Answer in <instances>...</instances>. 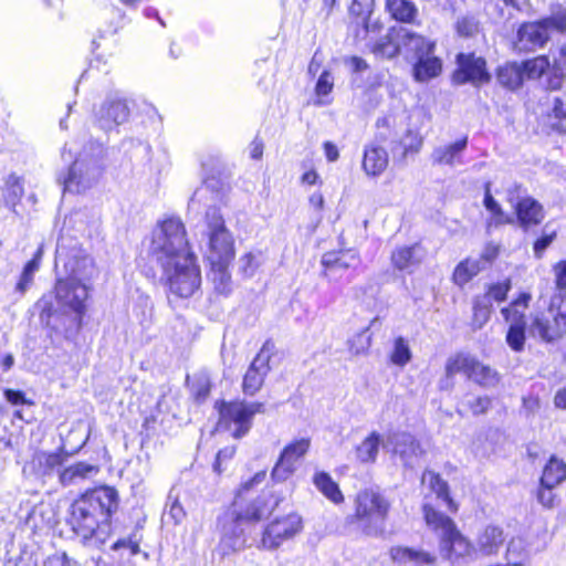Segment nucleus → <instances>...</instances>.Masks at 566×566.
<instances>
[{
  "instance_id": "7",
  "label": "nucleus",
  "mask_w": 566,
  "mask_h": 566,
  "mask_svg": "<svg viewBox=\"0 0 566 566\" xmlns=\"http://www.w3.org/2000/svg\"><path fill=\"white\" fill-rule=\"evenodd\" d=\"M160 268L163 279L176 296L190 297L200 287L201 274L193 253L163 264Z\"/></svg>"
},
{
  "instance_id": "34",
  "label": "nucleus",
  "mask_w": 566,
  "mask_h": 566,
  "mask_svg": "<svg viewBox=\"0 0 566 566\" xmlns=\"http://www.w3.org/2000/svg\"><path fill=\"white\" fill-rule=\"evenodd\" d=\"M72 285L73 286L69 295L70 300H62L55 292V296H53L54 302L56 301L57 305L61 307H67L72 311H76L77 313H84V303L88 296L87 284L72 282Z\"/></svg>"
},
{
  "instance_id": "30",
  "label": "nucleus",
  "mask_w": 566,
  "mask_h": 566,
  "mask_svg": "<svg viewBox=\"0 0 566 566\" xmlns=\"http://www.w3.org/2000/svg\"><path fill=\"white\" fill-rule=\"evenodd\" d=\"M413 77L417 82H426L438 76L442 71V62L433 53H426L413 61Z\"/></svg>"
},
{
  "instance_id": "62",
  "label": "nucleus",
  "mask_w": 566,
  "mask_h": 566,
  "mask_svg": "<svg viewBox=\"0 0 566 566\" xmlns=\"http://www.w3.org/2000/svg\"><path fill=\"white\" fill-rule=\"evenodd\" d=\"M4 397L12 405L29 403V401L25 398L24 392H22L20 390L6 389L4 390Z\"/></svg>"
},
{
  "instance_id": "63",
  "label": "nucleus",
  "mask_w": 566,
  "mask_h": 566,
  "mask_svg": "<svg viewBox=\"0 0 566 566\" xmlns=\"http://www.w3.org/2000/svg\"><path fill=\"white\" fill-rule=\"evenodd\" d=\"M484 206L485 208L491 211L494 216H501L503 213L501 206L497 203V201L492 197L490 189L486 188L485 196H484Z\"/></svg>"
},
{
  "instance_id": "14",
  "label": "nucleus",
  "mask_w": 566,
  "mask_h": 566,
  "mask_svg": "<svg viewBox=\"0 0 566 566\" xmlns=\"http://www.w3.org/2000/svg\"><path fill=\"white\" fill-rule=\"evenodd\" d=\"M302 517L295 513L275 518L262 532L259 549L275 551L285 541L293 538L302 531Z\"/></svg>"
},
{
  "instance_id": "20",
  "label": "nucleus",
  "mask_w": 566,
  "mask_h": 566,
  "mask_svg": "<svg viewBox=\"0 0 566 566\" xmlns=\"http://www.w3.org/2000/svg\"><path fill=\"white\" fill-rule=\"evenodd\" d=\"M520 303H513L510 307L502 310L505 321L510 322L506 333V343L514 352H522L525 344V326L524 315L518 313L516 306Z\"/></svg>"
},
{
  "instance_id": "29",
  "label": "nucleus",
  "mask_w": 566,
  "mask_h": 566,
  "mask_svg": "<svg viewBox=\"0 0 566 566\" xmlns=\"http://www.w3.org/2000/svg\"><path fill=\"white\" fill-rule=\"evenodd\" d=\"M398 38V28H390L388 32L370 45L371 53L377 59L391 60L400 53V41Z\"/></svg>"
},
{
  "instance_id": "64",
  "label": "nucleus",
  "mask_w": 566,
  "mask_h": 566,
  "mask_svg": "<svg viewBox=\"0 0 566 566\" xmlns=\"http://www.w3.org/2000/svg\"><path fill=\"white\" fill-rule=\"evenodd\" d=\"M554 488H547V486H541L537 499L544 506H552L554 502V494H553Z\"/></svg>"
},
{
  "instance_id": "32",
  "label": "nucleus",
  "mask_w": 566,
  "mask_h": 566,
  "mask_svg": "<svg viewBox=\"0 0 566 566\" xmlns=\"http://www.w3.org/2000/svg\"><path fill=\"white\" fill-rule=\"evenodd\" d=\"M386 10L396 21L410 24L417 23L418 8L410 0H387Z\"/></svg>"
},
{
  "instance_id": "9",
  "label": "nucleus",
  "mask_w": 566,
  "mask_h": 566,
  "mask_svg": "<svg viewBox=\"0 0 566 566\" xmlns=\"http://www.w3.org/2000/svg\"><path fill=\"white\" fill-rule=\"evenodd\" d=\"M263 402H222L219 408V430H229L239 439L244 437L251 429L252 419L256 413H264Z\"/></svg>"
},
{
  "instance_id": "48",
  "label": "nucleus",
  "mask_w": 566,
  "mask_h": 566,
  "mask_svg": "<svg viewBox=\"0 0 566 566\" xmlns=\"http://www.w3.org/2000/svg\"><path fill=\"white\" fill-rule=\"evenodd\" d=\"M261 252H249L242 255L239 260V269L243 275L252 276L261 264Z\"/></svg>"
},
{
  "instance_id": "41",
  "label": "nucleus",
  "mask_w": 566,
  "mask_h": 566,
  "mask_svg": "<svg viewBox=\"0 0 566 566\" xmlns=\"http://www.w3.org/2000/svg\"><path fill=\"white\" fill-rule=\"evenodd\" d=\"M483 268L481 261L467 259L457 265L453 272V281L458 285H464Z\"/></svg>"
},
{
  "instance_id": "33",
  "label": "nucleus",
  "mask_w": 566,
  "mask_h": 566,
  "mask_svg": "<svg viewBox=\"0 0 566 566\" xmlns=\"http://www.w3.org/2000/svg\"><path fill=\"white\" fill-rule=\"evenodd\" d=\"M23 192L24 189L20 177L14 174L9 175L1 187L3 205L15 212V207L20 202Z\"/></svg>"
},
{
  "instance_id": "18",
  "label": "nucleus",
  "mask_w": 566,
  "mask_h": 566,
  "mask_svg": "<svg viewBox=\"0 0 566 566\" xmlns=\"http://www.w3.org/2000/svg\"><path fill=\"white\" fill-rule=\"evenodd\" d=\"M271 347L273 345L270 342H265L247 370L242 384L245 395L253 396L261 389L264 378L270 371Z\"/></svg>"
},
{
  "instance_id": "46",
  "label": "nucleus",
  "mask_w": 566,
  "mask_h": 566,
  "mask_svg": "<svg viewBox=\"0 0 566 566\" xmlns=\"http://www.w3.org/2000/svg\"><path fill=\"white\" fill-rule=\"evenodd\" d=\"M492 305L488 303V300H483L478 296L473 305V324L475 327L481 328L490 318Z\"/></svg>"
},
{
  "instance_id": "25",
  "label": "nucleus",
  "mask_w": 566,
  "mask_h": 566,
  "mask_svg": "<svg viewBox=\"0 0 566 566\" xmlns=\"http://www.w3.org/2000/svg\"><path fill=\"white\" fill-rule=\"evenodd\" d=\"M515 211L518 223L524 230L539 224L544 219L543 207L535 199L530 197L517 201Z\"/></svg>"
},
{
  "instance_id": "5",
  "label": "nucleus",
  "mask_w": 566,
  "mask_h": 566,
  "mask_svg": "<svg viewBox=\"0 0 566 566\" xmlns=\"http://www.w3.org/2000/svg\"><path fill=\"white\" fill-rule=\"evenodd\" d=\"M427 525L439 535V551L441 556L455 563L476 552L471 542L461 534L452 518L436 511L429 504L422 507Z\"/></svg>"
},
{
  "instance_id": "36",
  "label": "nucleus",
  "mask_w": 566,
  "mask_h": 566,
  "mask_svg": "<svg viewBox=\"0 0 566 566\" xmlns=\"http://www.w3.org/2000/svg\"><path fill=\"white\" fill-rule=\"evenodd\" d=\"M381 436L373 431L356 447V459L360 463H374L379 453Z\"/></svg>"
},
{
  "instance_id": "53",
  "label": "nucleus",
  "mask_w": 566,
  "mask_h": 566,
  "mask_svg": "<svg viewBox=\"0 0 566 566\" xmlns=\"http://www.w3.org/2000/svg\"><path fill=\"white\" fill-rule=\"evenodd\" d=\"M35 460L40 465H44V471L53 470L62 464L63 457L60 453H39Z\"/></svg>"
},
{
  "instance_id": "38",
  "label": "nucleus",
  "mask_w": 566,
  "mask_h": 566,
  "mask_svg": "<svg viewBox=\"0 0 566 566\" xmlns=\"http://www.w3.org/2000/svg\"><path fill=\"white\" fill-rule=\"evenodd\" d=\"M566 479V464L552 457L543 470L541 486L555 488Z\"/></svg>"
},
{
  "instance_id": "23",
  "label": "nucleus",
  "mask_w": 566,
  "mask_h": 566,
  "mask_svg": "<svg viewBox=\"0 0 566 566\" xmlns=\"http://www.w3.org/2000/svg\"><path fill=\"white\" fill-rule=\"evenodd\" d=\"M468 146V138L464 137L449 145L438 146L431 153V161L438 166L454 167L462 165V156Z\"/></svg>"
},
{
  "instance_id": "3",
  "label": "nucleus",
  "mask_w": 566,
  "mask_h": 566,
  "mask_svg": "<svg viewBox=\"0 0 566 566\" xmlns=\"http://www.w3.org/2000/svg\"><path fill=\"white\" fill-rule=\"evenodd\" d=\"M74 147L65 144L61 157L65 164H71L67 175L60 177L64 191L81 193L97 184L104 171L105 149L102 144H92L74 159Z\"/></svg>"
},
{
  "instance_id": "43",
  "label": "nucleus",
  "mask_w": 566,
  "mask_h": 566,
  "mask_svg": "<svg viewBox=\"0 0 566 566\" xmlns=\"http://www.w3.org/2000/svg\"><path fill=\"white\" fill-rule=\"evenodd\" d=\"M523 70V80L525 78H538L549 67V61L546 56L541 55L532 60H527L520 64Z\"/></svg>"
},
{
  "instance_id": "21",
  "label": "nucleus",
  "mask_w": 566,
  "mask_h": 566,
  "mask_svg": "<svg viewBox=\"0 0 566 566\" xmlns=\"http://www.w3.org/2000/svg\"><path fill=\"white\" fill-rule=\"evenodd\" d=\"M394 563L401 566H433L437 556L424 551L407 546H395L389 552Z\"/></svg>"
},
{
  "instance_id": "10",
  "label": "nucleus",
  "mask_w": 566,
  "mask_h": 566,
  "mask_svg": "<svg viewBox=\"0 0 566 566\" xmlns=\"http://www.w3.org/2000/svg\"><path fill=\"white\" fill-rule=\"evenodd\" d=\"M208 227L210 254L209 259L213 266L228 265L234 256L233 239L224 226L223 217L216 207L206 211Z\"/></svg>"
},
{
  "instance_id": "52",
  "label": "nucleus",
  "mask_w": 566,
  "mask_h": 566,
  "mask_svg": "<svg viewBox=\"0 0 566 566\" xmlns=\"http://www.w3.org/2000/svg\"><path fill=\"white\" fill-rule=\"evenodd\" d=\"M217 268H218V272L214 273V279H213L216 290L220 293L227 294L231 290V287H230L231 277L226 271L227 265H223L222 268L221 266H217Z\"/></svg>"
},
{
  "instance_id": "58",
  "label": "nucleus",
  "mask_w": 566,
  "mask_h": 566,
  "mask_svg": "<svg viewBox=\"0 0 566 566\" xmlns=\"http://www.w3.org/2000/svg\"><path fill=\"white\" fill-rule=\"evenodd\" d=\"M555 238V233H545L539 239H537L534 243V254L537 259H541L544 251L547 247L553 242Z\"/></svg>"
},
{
  "instance_id": "49",
  "label": "nucleus",
  "mask_w": 566,
  "mask_h": 566,
  "mask_svg": "<svg viewBox=\"0 0 566 566\" xmlns=\"http://www.w3.org/2000/svg\"><path fill=\"white\" fill-rule=\"evenodd\" d=\"M39 270V261L36 259L30 260L21 274V277L17 284V291L24 293L33 281V274Z\"/></svg>"
},
{
  "instance_id": "54",
  "label": "nucleus",
  "mask_w": 566,
  "mask_h": 566,
  "mask_svg": "<svg viewBox=\"0 0 566 566\" xmlns=\"http://www.w3.org/2000/svg\"><path fill=\"white\" fill-rule=\"evenodd\" d=\"M333 86L334 82L331 72L324 71L317 80L315 92L318 96H325L332 92Z\"/></svg>"
},
{
  "instance_id": "19",
  "label": "nucleus",
  "mask_w": 566,
  "mask_h": 566,
  "mask_svg": "<svg viewBox=\"0 0 566 566\" xmlns=\"http://www.w3.org/2000/svg\"><path fill=\"white\" fill-rule=\"evenodd\" d=\"M397 40L400 41V53L410 62L426 53H433L436 46L434 42L402 27L398 28Z\"/></svg>"
},
{
  "instance_id": "26",
  "label": "nucleus",
  "mask_w": 566,
  "mask_h": 566,
  "mask_svg": "<svg viewBox=\"0 0 566 566\" xmlns=\"http://www.w3.org/2000/svg\"><path fill=\"white\" fill-rule=\"evenodd\" d=\"M503 530L495 525L485 526L476 537V552L484 556L494 555L504 543Z\"/></svg>"
},
{
  "instance_id": "56",
  "label": "nucleus",
  "mask_w": 566,
  "mask_h": 566,
  "mask_svg": "<svg viewBox=\"0 0 566 566\" xmlns=\"http://www.w3.org/2000/svg\"><path fill=\"white\" fill-rule=\"evenodd\" d=\"M122 548L129 549L130 555L135 556L140 552L139 541L136 539L134 536H129L126 538H119L112 545L113 551H118Z\"/></svg>"
},
{
  "instance_id": "45",
  "label": "nucleus",
  "mask_w": 566,
  "mask_h": 566,
  "mask_svg": "<svg viewBox=\"0 0 566 566\" xmlns=\"http://www.w3.org/2000/svg\"><path fill=\"white\" fill-rule=\"evenodd\" d=\"M423 144V139L419 132L408 129L405 136L400 140V145L402 146V159H406L410 154H417L420 151Z\"/></svg>"
},
{
  "instance_id": "17",
  "label": "nucleus",
  "mask_w": 566,
  "mask_h": 566,
  "mask_svg": "<svg viewBox=\"0 0 566 566\" xmlns=\"http://www.w3.org/2000/svg\"><path fill=\"white\" fill-rule=\"evenodd\" d=\"M458 70L453 73V81L457 84L468 82L474 85L488 83L491 78L486 71L485 60L474 54L460 53L457 56Z\"/></svg>"
},
{
  "instance_id": "27",
  "label": "nucleus",
  "mask_w": 566,
  "mask_h": 566,
  "mask_svg": "<svg viewBox=\"0 0 566 566\" xmlns=\"http://www.w3.org/2000/svg\"><path fill=\"white\" fill-rule=\"evenodd\" d=\"M422 258L423 253L419 244L399 247L391 253L392 265L399 271L412 272L420 264Z\"/></svg>"
},
{
  "instance_id": "40",
  "label": "nucleus",
  "mask_w": 566,
  "mask_h": 566,
  "mask_svg": "<svg viewBox=\"0 0 566 566\" xmlns=\"http://www.w3.org/2000/svg\"><path fill=\"white\" fill-rule=\"evenodd\" d=\"M422 483H428L430 489L437 494V497L442 500L451 511H457V504L450 497L449 486L439 474L432 471H426L422 475Z\"/></svg>"
},
{
  "instance_id": "6",
  "label": "nucleus",
  "mask_w": 566,
  "mask_h": 566,
  "mask_svg": "<svg viewBox=\"0 0 566 566\" xmlns=\"http://www.w3.org/2000/svg\"><path fill=\"white\" fill-rule=\"evenodd\" d=\"M149 253L159 265L192 254L188 248L186 229L179 218L159 222L153 231Z\"/></svg>"
},
{
  "instance_id": "24",
  "label": "nucleus",
  "mask_w": 566,
  "mask_h": 566,
  "mask_svg": "<svg viewBox=\"0 0 566 566\" xmlns=\"http://www.w3.org/2000/svg\"><path fill=\"white\" fill-rule=\"evenodd\" d=\"M389 157L387 150L378 145L370 144L365 146L363 169L368 176H380L387 168Z\"/></svg>"
},
{
  "instance_id": "1",
  "label": "nucleus",
  "mask_w": 566,
  "mask_h": 566,
  "mask_svg": "<svg viewBox=\"0 0 566 566\" xmlns=\"http://www.w3.org/2000/svg\"><path fill=\"white\" fill-rule=\"evenodd\" d=\"M265 478L266 472L260 471L252 479L244 482L232 506L219 517L220 541L218 548L222 556L245 548L249 527L269 517L277 506L279 501L271 493H263L249 503L241 499L243 492L261 484Z\"/></svg>"
},
{
  "instance_id": "11",
  "label": "nucleus",
  "mask_w": 566,
  "mask_h": 566,
  "mask_svg": "<svg viewBox=\"0 0 566 566\" xmlns=\"http://www.w3.org/2000/svg\"><path fill=\"white\" fill-rule=\"evenodd\" d=\"M35 307L39 310L41 324L51 331V335L69 337L71 332L81 327L83 313L56 306L53 295H43Z\"/></svg>"
},
{
  "instance_id": "15",
  "label": "nucleus",
  "mask_w": 566,
  "mask_h": 566,
  "mask_svg": "<svg viewBox=\"0 0 566 566\" xmlns=\"http://www.w3.org/2000/svg\"><path fill=\"white\" fill-rule=\"evenodd\" d=\"M311 441L307 438L295 440L282 450L271 476L276 482L286 481L296 470L297 462L307 453Z\"/></svg>"
},
{
  "instance_id": "4",
  "label": "nucleus",
  "mask_w": 566,
  "mask_h": 566,
  "mask_svg": "<svg viewBox=\"0 0 566 566\" xmlns=\"http://www.w3.org/2000/svg\"><path fill=\"white\" fill-rule=\"evenodd\" d=\"M355 512L348 517L367 536L384 533L391 509V501L379 489L368 488L359 491L354 500Z\"/></svg>"
},
{
  "instance_id": "60",
  "label": "nucleus",
  "mask_w": 566,
  "mask_h": 566,
  "mask_svg": "<svg viewBox=\"0 0 566 566\" xmlns=\"http://www.w3.org/2000/svg\"><path fill=\"white\" fill-rule=\"evenodd\" d=\"M168 515L175 524H180L184 521L186 512L177 499L170 504Z\"/></svg>"
},
{
  "instance_id": "50",
  "label": "nucleus",
  "mask_w": 566,
  "mask_h": 566,
  "mask_svg": "<svg viewBox=\"0 0 566 566\" xmlns=\"http://www.w3.org/2000/svg\"><path fill=\"white\" fill-rule=\"evenodd\" d=\"M511 289L510 281L493 284L489 287L488 292L482 295L483 300H488V303L492 305L493 301L502 302L506 298L507 292Z\"/></svg>"
},
{
  "instance_id": "57",
  "label": "nucleus",
  "mask_w": 566,
  "mask_h": 566,
  "mask_svg": "<svg viewBox=\"0 0 566 566\" xmlns=\"http://www.w3.org/2000/svg\"><path fill=\"white\" fill-rule=\"evenodd\" d=\"M500 252V245L494 242H489L485 244L482 253H481V264L485 266V264L493 262Z\"/></svg>"
},
{
  "instance_id": "51",
  "label": "nucleus",
  "mask_w": 566,
  "mask_h": 566,
  "mask_svg": "<svg viewBox=\"0 0 566 566\" xmlns=\"http://www.w3.org/2000/svg\"><path fill=\"white\" fill-rule=\"evenodd\" d=\"M373 6L374 0H353V3L349 9L352 14L363 18L367 31L369 27L366 20L373 12Z\"/></svg>"
},
{
  "instance_id": "13",
  "label": "nucleus",
  "mask_w": 566,
  "mask_h": 566,
  "mask_svg": "<svg viewBox=\"0 0 566 566\" xmlns=\"http://www.w3.org/2000/svg\"><path fill=\"white\" fill-rule=\"evenodd\" d=\"M566 21L562 18H546L536 22H528L521 25L517 32V48L521 51H535L545 45L551 31H564Z\"/></svg>"
},
{
  "instance_id": "8",
  "label": "nucleus",
  "mask_w": 566,
  "mask_h": 566,
  "mask_svg": "<svg viewBox=\"0 0 566 566\" xmlns=\"http://www.w3.org/2000/svg\"><path fill=\"white\" fill-rule=\"evenodd\" d=\"M60 263H63L66 277L57 280L55 291L62 300H70L69 295L73 286L72 282L87 284L95 275L96 270L92 258L80 253H74L69 256L66 249L57 243L55 255L56 266H59Z\"/></svg>"
},
{
  "instance_id": "31",
  "label": "nucleus",
  "mask_w": 566,
  "mask_h": 566,
  "mask_svg": "<svg viewBox=\"0 0 566 566\" xmlns=\"http://www.w3.org/2000/svg\"><path fill=\"white\" fill-rule=\"evenodd\" d=\"M324 266V275L328 276L338 270H347L357 263V255L352 251L326 252L322 256L321 261Z\"/></svg>"
},
{
  "instance_id": "12",
  "label": "nucleus",
  "mask_w": 566,
  "mask_h": 566,
  "mask_svg": "<svg viewBox=\"0 0 566 566\" xmlns=\"http://www.w3.org/2000/svg\"><path fill=\"white\" fill-rule=\"evenodd\" d=\"M530 332L544 342H553L566 333V294L555 296L548 310L537 315Z\"/></svg>"
},
{
  "instance_id": "47",
  "label": "nucleus",
  "mask_w": 566,
  "mask_h": 566,
  "mask_svg": "<svg viewBox=\"0 0 566 566\" xmlns=\"http://www.w3.org/2000/svg\"><path fill=\"white\" fill-rule=\"evenodd\" d=\"M491 398L488 396L482 397H472L465 396L462 405L468 408L474 416H480L485 413L491 407Z\"/></svg>"
},
{
  "instance_id": "22",
  "label": "nucleus",
  "mask_w": 566,
  "mask_h": 566,
  "mask_svg": "<svg viewBox=\"0 0 566 566\" xmlns=\"http://www.w3.org/2000/svg\"><path fill=\"white\" fill-rule=\"evenodd\" d=\"M391 443L394 444V453L400 458L406 467L412 468L423 453L419 441L407 432L394 434Z\"/></svg>"
},
{
  "instance_id": "16",
  "label": "nucleus",
  "mask_w": 566,
  "mask_h": 566,
  "mask_svg": "<svg viewBox=\"0 0 566 566\" xmlns=\"http://www.w3.org/2000/svg\"><path fill=\"white\" fill-rule=\"evenodd\" d=\"M130 109L126 98L118 92L109 95L96 111V120L104 130L127 122Z\"/></svg>"
},
{
  "instance_id": "37",
  "label": "nucleus",
  "mask_w": 566,
  "mask_h": 566,
  "mask_svg": "<svg viewBox=\"0 0 566 566\" xmlns=\"http://www.w3.org/2000/svg\"><path fill=\"white\" fill-rule=\"evenodd\" d=\"M496 78L502 86L516 90L524 81L522 66L516 62L506 63L497 69Z\"/></svg>"
},
{
  "instance_id": "44",
  "label": "nucleus",
  "mask_w": 566,
  "mask_h": 566,
  "mask_svg": "<svg viewBox=\"0 0 566 566\" xmlns=\"http://www.w3.org/2000/svg\"><path fill=\"white\" fill-rule=\"evenodd\" d=\"M412 354L408 342L399 336L394 340V348L390 354V360L394 365L403 367L411 360Z\"/></svg>"
},
{
  "instance_id": "55",
  "label": "nucleus",
  "mask_w": 566,
  "mask_h": 566,
  "mask_svg": "<svg viewBox=\"0 0 566 566\" xmlns=\"http://www.w3.org/2000/svg\"><path fill=\"white\" fill-rule=\"evenodd\" d=\"M77 563L70 558L65 552H56L50 555L45 562L44 566H76Z\"/></svg>"
},
{
  "instance_id": "28",
  "label": "nucleus",
  "mask_w": 566,
  "mask_h": 566,
  "mask_svg": "<svg viewBox=\"0 0 566 566\" xmlns=\"http://www.w3.org/2000/svg\"><path fill=\"white\" fill-rule=\"evenodd\" d=\"M98 471L97 465L77 462L62 470L59 480L63 486H71L95 476Z\"/></svg>"
},
{
  "instance_id": "61",
  "label": "nucleus",
  "mask_w": 566,
  "mask_h": 566,
  "mask_svg": "<svg viewBox=\"0 0 566 566\" xmlns=\"http://www.w3.org/2000/svg\"><path fill=\"white\" fill-rule=\"evenodd\" d=\"M560 69L562 66L558 65V67L551 72L547 83L549 90L555 91L562 87L564 76Z\"/></svg>"
},
{
  "instance_id": "39",
  "label": "nucleus",
  "mask_w": 566,
  "mask_h": 566,
  "mask_svg": "<svg viewBox=\"0 0 566 566\" xmlns=\"http://www.w3.org/2000/svg\"><path fill=\"white\" fill-rule=\"evenodd\" d=\"M313 483L329 501L339 504L344 501V495L338 484L326 472H317L313 476Z\"/></svg>"
},
{
  "instance_id": "2",
  "label": "nucleus",
  "mask_w": 566,
  "mask_h": 566,
  "mask_svg": "<svg viewBox=\"0 0 566 566\" xmlns=\"http://www.w3.org/2000/svg\"><path fill=\"white\" fill-rule=\"evenodd\" d=\"M116 509L117 492L113 488L93 490L72 505V528L85 545L99 547L109 536V517Z\"/></svg>"
},
{
  "instance_id": "35",
  "label": "nucleus",
  "mask_w": 566,
  "mask_h": 566,
  "mask_svg": "<svg viewBox=\"0 0 566 566\" xmlns=\"http://www.w3.org/2000/svg\"><path fill=\"white\" fill-rule=\"evenodd\" d=\"M472 365L474 366L470 368L469 379L485 388L495 387L499 384L500 376L496 370L482 364L475 357H473Z\"/></svg>"
},
{
  "instance_id": "42",
  "label": "nucleus",
  "mask_w": 566,
  "mask_h": 566,
  "mask_svg": "<svg viewBox=\"0 0 566 566\" xmlns=\"http://www.w3.org/2000/svg\"><path fill=\"white\" fill-rule=\"evenodd\" d=\"M473 356L467 355L463 353L455 354L448 358L446 363V376L447 378H452L454 375L459 373H463L467 377L469 376L470 368L472 365Z\"/></svg>"
},
{
  "instance_id": "59",
  "label": "nucleus",
  "mask_w": 566,
  "mask_h": 566,
  "mask_svg": "<svg viewBox=\"0 0 566 566\" xmlns=\"http://www.w3.org/2000/svg\"><path fill=\"white\" fill-rule=\"evenodd\" d=\"M555 283L558 290L566 289V260L554 265Z\"/></svg>"
}]
</instances>
